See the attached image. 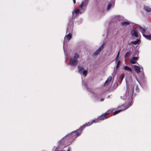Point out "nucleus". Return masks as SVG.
Returning <instances> with one entry per match:
<instances>
[{
    "label": "nucleus",
    "mask_w": 151,
    "mask_h": 151,
    "mask_svg": "<svg viewBox=\"0 0 151 151\" xmlns=\"http://www.w3.org/2000/svg\"><path fill=\"white\" fill-rule=\"evenodd\" d=\"M81 133V130L80 129L77 130L72 132L70 134L67 135L63 137L59 143L62 144H66L67 145H70L73 140L77 137Z\"/></svg>",
    "instance_id": "nucleus-1"
},
{
    "label": "nucleus",
    "mask_w": 151,
    "mask_h": 151,
    "mask_svg": "<svg viewBox=\"0 0 151 151\" xmlns=\"http://www.w3.org/2000/svg\"><path fill=\"white\" fill-rule=\"evenodd\" d=\"M108 111H107L106 113L100 116L99 118L95 119L93 120L91 122H89L87 123H86L85 124L83 125L81 128L83 127L84 128L86 127L90 126L94 122H98L99 121V120H103L104 119L106 118V116L109 113Z\"/></svg>",
    "instance_id": "nucleus-2"
},
{
    "label": "nucleus",
    "mask_w": 151,
    "mask_h": 151,
    "mask_svg": "<svg viewBox=\"0 0 151 151\" xmlns=\"http://www.w3.org/2000/svg\"><path fill=\"white\" fill-rule=\"evenodd\" d=\"M133 93V88L132 87L129 88H127V89L125 94L123 96H122L123 99L126 100H131L132 95Z\"/></svg>",
    "instance_id": "nucleus-3"
},
{
    "label": "nucleus",
    "mask_w": 151,
    "mask_h": 151,
    "mask_svg": "<svg viewBox=\"0 0 151 151\" xmlns=\"http://www.w3.org/2000/svg\"><path fill=\"white\" fill-rule=\"evenodd\" d=\"M86 5L87 4L86 1L82 2L80 6V10L79 9H76L74 12H72V13L73 15V16L74 14H76V15H78L80 13V14L81 13V12H83L85 11L86 9Z\"/></svg>",
    "instance_id": "nucleus-4"
},
{
    "label": "nucleus",
    "mask_w": 151,
    "mask_h": 151,
    "mask_svg": "<svg viewBox=\"0 0 151 151\" xmlns=\"http://www.w3.org/2000/svg\"><path fill=\"white\" fill-rule=\"evenodd\" d=\"M73 28V26L71 25L70 26V29L69 28H68L67 30V32H68L69 33L65 36L64 37L65 40L67 39L68 40H69L71 39L72 37V35L70 33V32L72 31Z\"/></svg>",
    "instance_id": "nucleus-5"
},
{
    "label": "nucleus",
    "mask_w": 151,
    "mask_h": 151,
    "mask_svg": "<svg viewBox=\"0 0 151 151\" xmlns=\"http://www.w3.org/2000/svg\"><path fill=\"white\" fill-rule=\"evenodd\" d=\"M78 57V55L77 54H75L73 58L71 59L70 63V64L73 65L76 64L77 62V59Z\"/></svg>",
    "instance_id": "nucleus-6"
},
{
    "label": "nucleus",
    "mask_w": 151,
    "mask_h": 151,
    "mask_svg": "<svg viewBox=\"0 0 151 151\" xmlns=\"http://www.w3.org/2000/svg\"><path fill=\"white\" fill-rule=\"evenodd\" d=\"M105 44L103 43L96 50L93 54V56H95L98 54L100 51L103 49L104 46Z\"/></svg>",
    "instance_id": "nucleus-7"
},
{
    "label": "nucleus",
    "mask_w": 151,
    "mask_h": 151,
    "mask_svg": "<svg viewBox=\"0 0 151 151\" xmlns=\"http://www.w3.org/2000/svg\"><path fill=\"white\" fill-rule=\"evenodd\" d=\"M78 71L79 73L81 74H83L86 76L87 75V70L84 69V68L81 67H79L78 68Z\"/></svg>",
    "instance_id": "nucleus-8"
},
{
    "label": "nucleus",
    "mask_w": 151,
    "mask_h": 151,
    "mask_svg": "<svg viewBox=\"0 0 151 151\" xmlns=\"http://www.w3.org/2000/svg\"><path fill=\"white\" fill-rule=\"evenodd\" d=\"M112 79V77L111 76H109L105 81L104 85V86H107L111 82Z\"/></svg>",
    "instance_id": "nucleus-9"
},
{
    "label": "nucleus",
    "mask_w": 151,
    "mask_h": 151,
    "mask_svg": "<svg viewBox=\"0 0 151 151\" xmlns=\"http://www.w3.org/2000/svg\"><path fill=\"white\" fill-rule=\"evenodd\" d=\"M131 33L133 36L137 37L138 36V32L137 30L135 29H134L132 30Z\"/></svg>",
    "instance_id": "nucleus-10"
},
{
    "label": "nucleus",
    "mask_w": 151,
    "mask_h": 151,
    "mask_svg": "<svg viewBox=\"0 0 151 151\" xmlns=\"http://www.w3.org/2000/svg\"><path fill=\"white\" fill-rule=\"evenodd\" d=\"M133 67L134 68L135 70L137 73H138L140 72L141 68L139 66L134 65Z\"/></svg>",
    "instance_id": "nucleus-11"
},
{
    "label": "nucleus",
    "mask_w": 151,
    "mask_h": 151,
    "mask_svg": "<svg viewBox=\"0 0 151 151\" xmlns=\"http://www.w3.org/2000/svg\"><path fill=\"white\" fill-rule=\"evenodd\" d=\"M139 31L142 33L144 36V35H145V34L146 33L147 30L145 28L140 27Z\"/></svg>",
    "instance_id": "nucleus-12"
},
{
    "label": "nucleus",
    "mask_w": 151,
    "mask_h": 151,
    "mask_svg": "<svg viewBox=\"0 0 151 151\" xmlns=\"http://www.w3.org/2000/svg\"><path fill=\"white\" fill-rule=\"evenodd\" d=\"M137 57H134L132 58L130 60V62L131 63L134 64L136 63V61L138 60Z\"/></svg>",
    "instance_id": "nucleus-13"
},
{
    "label": "nucleus",
    "mask_w": 151,
    "mask_h": 151,
    "mask_svg": "<svg viewBox=\"0 0 151 151\" xmlns=\"http://www.w3.org/2000/svg\"><path fill=\"white\" fill-rule=\"evenodd\" d=\"M114 4V3L113 1L111 2L108 4L107 6V10H109L110 9L111 7L113 6Z\"/></svg>",
    "instance_id": "nucleus-14"
},
{
    "label": "nucleus",
    "mask_w": 151,
    "mask_h": 151,
    "mask_svg": "<svg viewBox=\"0 0 151 151\" xmlns=\"http://www.w3.org/2000/svg\"><path fill=\"white\" fill-rule=\"evenodd\" d=\"M124 68L125 70L128 71L129 72H131L132 70V69L131 68L127 66H124Z\"/></svg>",
    "instance_id": "nucleus-15"
},
{
    "label": "nucleus",
    "mask_w": 151,
    "mask_h": 151,
    "mask_svg": "<svg viewBox=\"0 0 151 151\" xmlns=\"http://www.w3.org/2000/svg\"><path fill=\"white\" fill-rule=\"evenodd\" d=\"M128 107H127V108H125L124 109H121V110H117V111H114V112L113 114V115H115L116 114L118 113H119L120 111H123L124 110H125L126 109L128 108Z\"/></svg>",
    "instance_id": "nucleus-16"
},
{
    "label": "nucleus",
    "mask_w": 151,
    "mask_h": 151,
    "mask_svg": "<svg viewBox=\"0 0 151 151\" xmlns=\"http://www.w3.org/2000/svg\"><path fill=\"white\" fill-rule=\"evenodd\" d=\"M144 37L148 40H151V35H144Z\"/></svg>",
    "instance_id": "nucleus-17"
},
{
    "label": "nucleus",
    "mask_w": 151,
    "mask_h": 151,
    "mask_svg": "<svg viewBox=\"0 0 151 151\" xmlns=\"http://www.w3.org/2000/svg\"><path fill=\"white\" fill-rule=\"evenodd\" d=\"M144 9L145 10L148 12H149L151 11L150 8L148 6H145L144 7Z\"/></svg>",
    "instance_id": "nucleus-18"
},
{
    "label": "nucleus",
    "mask_w": 151,
    "mask_h": 151,
    "mask_svg": "<svg viewBox=\"0 0 151 151\" xmlns=\"http://www.w3.org/2000/svg\"><path fill=\"white\" fill-rule=\"evenodd\" d=\"M140 42L139 40H137L131 42V43L134 45L137 44L139 43Z\"/></svg>",
    "instance_id": "nucleus-19"
},
{
    "label": "nucleus",
    "mask_w": 151,
    "mask_h": 151,
    "mask_svg": "<svg viewBox=\"0 0 151 151\" xmlns=\"http://www.w3.org/2000/svg\"><path fill=\"white\" fill-rule=\"evenodd\" d=\"M120 62V60H119L118 59L117 60H115V63L116 65L117 68H118L119 67Z\"/></svg>",
    "instance_id": "nucleus-20"
},
{
    "label": "nucleus",
    "mask_w": 151,
    "mask_h": 151,
    "mask_svg": "<svg viewBox=\"0 0 151 151\" xmlns=\"http://www.w3.org/2000/svg\"><path fill=\"white\" fill-rule=\"evenodd\" d=\"M129 22L128 21H125V22H122V24L123 25H128L129 24Z\"/></svg>",
    "instance_id": "nucleus-21"
},
{
    "label": "nucleus",
    "mask_w": 151,
    "mask_h": 151,
    "mask_svg": "<svg viewBox=\"0 0 151 151\" xmlns=\"http://www.w3.org/2000/svg\"><path fill=\"white\" fill-rule=\"evenodd\" d=\"M130 55V53L129 52H127L125 54L124 57L125 58H126L128 57Z\"/></svg>",
    "instance_id": "nucleus-22"
},
{
    "label": "nucleus",
    "mask_w": 151,
    "mask_h": 151,
    "mask_svg": "<svg viewBox=\"0 0 151 151\" xmlns=\"http://www.w3.org/2000/svg\"><path fill=\"white\" fill-rule=\"evenodd\" d=\"M119 56L117 55V56L115 60H118V58H119Z\"/></svg>",
    "instance_id": "nucleus-23"
},
{
    "label": "nucleus",
    "mask_w": 151,
    "mask_h": 151,
    "mask_svg": "<svg viewBox=\"0 0 151 151\" xmlns=\"http://www.w3.org/2000/svg\"><path fill=\"white\" fill-rule=\"evenodd\" d=\"M124 77V75L123 74V75L122 76V78H121V80H122H122H123Z\"/></svg>",
    "instance_id": "nucleus-24"
},
{
    "label": "nucleus",
    "mask_w": 151,
    "mask_h": 151,
    "mask_svg": "<svg viewBox=\"0 0 151 151\" xmlns=\"http://www.w3.org/2000/svg\"><path fill=\"white\" fill-rule=\"evenodd\" d=\"M73 2L74 4H76V0H73Z\"/></svg>",
    "instance_id": "nucleus-25"
},
{
    "label": "nucleus",
    "mask_w": 151,
    "mask_h": 151,
    "mask_svg": "<svg viewBox=\"0 0 151 151\" xmlns=\"http://www.w3.org/2000/svg\"><path fill=\"white\" fill-rule=\"evenodd\" d=\"M119 53H120V52H119H119H118V53H117V55H119Z\"/></svg>",
    "instance_id": "nucleus-26"
},
{
    "label": "nucleus",
    "mask_w": 151,
    "mask_h": 151,
    "mask_svg": "<svg viewBox=\"0 0 151 151\" xmlns=\"http://www.w3.org/2000/svg\"><path fill=\"white\" fill-rule=\"evenodd\" d=\"M104 100V99H101L100 101H103Z\"/></svg>",
    "instance_id": "nucleus-27"
},
{
    "label": "nucleus",
    "mask_w": 151,
    "mask_h": 151,
    "mask_svg": "<svg viewBox=\"0 0 151 151\" xmlns=\"http://www.w3.org/2000/svg\"><path fill=\"white\" fill-rule=\"evenodd\" d=\"M119 16H117V17H116V18H119Z\"/></svg>",
    "instance_id": "nucleus-28"
},
{
    "label": "nucleus",
    "mask_w": 151,
    "mask_h": 151,
    "mask_svg": "<svg viewBox=\"0 0 151 151\" xmlns=\"http://www.w3.org/2000/svg\"><path fill=\"white\" fill-rule=\"evenodd\" d=\"M57 151H63L62 150H57Z\"/></svg>",
    "instance_id": "nucleus-29"
},
{
    "label": "nucleus",
    "mask_w": 151,
    "mask_h": 151,
    "mask_svg": "<svg viewBox=\"0 0 151 151\" xmlns=\"http://www.w3.org/2000/svg\"><path fill=\"white\" fill-rule=\"evenodd\" d=\"M70 151L69 150V149H68V151Z\"/></svg>",
    "instance_id": "nucleus-30"
},
{
    "label": "nucleus",
    "mask_w": 151,
    "mask_h": 151,
    "mask_svg": "<svg viewBox=\"0 0 151 151\" xmlns=\"http://www.w3.org/2000/svg\"><path fill=\"white\" fill-rule=\"evenodd\" d=\"M59 147H60V146H59V147H58V148H57V149H58V148H59Z\"/></svg>",
    "instance_id": "nucleus-31"
}]
</instances>
